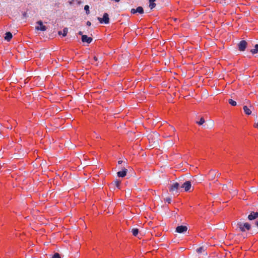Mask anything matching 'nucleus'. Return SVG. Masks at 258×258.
<instances>
[{"mask_svg":"<svg viewBox=\"0 0 258 258\" xmlns=\"http://www.w3.org/2000/svg\"><path fill=\"white\" fill-rule=\"evenodd\" d=\"M255 225L258 228V220L255 221Z\"/></svg>","mask_w":258,"mask_h":258,"instance_id":"473e14b6","label":"nucleus"},{"mask_svg":"<svg viewBox=\"0 0 258 258\" xmlns=\"http://www.w3.org/2000/svg\"><path fill=\"white\" fill-rule=\"evenodd\" d=\"M191 187V183L189 180H186L181 185V188H184L185 191H188Z\"/></svg>","mask_w":258,"mask_h":258,"instance_id":"20e7f679","label":"nucleus"},{"mask_svg":"<svg viewBox=\"0 0 258 258\" xmlns=\"http://www.w3.org/2000/svg\"><path fill=\"white\" fill-rule=\"evenodd\" d=\"M97 20L100 24H108L110 21L109 15L107 13H104L102 18L97 17Z\"/></svg>","mask_w":258,"mask_h":258,"instance_id":"7ed1b4c3","label":"nucleus"},{"mask_svg":"<svg viewBox=\"0 0 258 258\" xmlns=\"http://www.w3.org/2000/svg\"><path fill=\"white\" fill-rule=\"evenodd\" d=\"M237 226L242 232L249 231L251 228V224L248 222L243 223L238 222L237 224Z\"/></svg>","mask_w":258,"mask_h":258,"instance_id":"f257e3e1","label":"nucleus"},{"mask_svg":"<svg viewBox=\"0 0 258 258\" xmlns=\"http://www.w3.org/2000/svg\"><path fill=\"white\" fill-rule=\"evenodd\" d=\"M86 25L88 26H90L91 25V23L90 21H87L86 23Z\"/></svg>","mask_w":258,"mask_h":258,"instance_id":"c85d7f7f","label":"nucleus"},{"mask_svg":"<svg viewBox=\"0 0 258 258\" xmlns=\"http://www.w3.org/2000/svg\"><path fill=\"white\" fill-rule=\"evenodd\" d=\"M203 251H204V247L203 246H200L196 249V251L198 253H201Z\"/></svg>","mask_w":258,"mask_h":258,"instance_id":"4be33fe9","label":"nucleus"},{"mask_svg":"<svg viewBox=\"0 0 258 258\" xmlns=\"http://www.w3.org/2000/svg\"><path fill=\"white\" fill-rule=\"evenodd\" d=\"M93 59L95 61H97L98 60V58L95 56L94 57Z\"/></svg>","mask_w":258,"mask_h":258,"instance_id":"2f4dec72","label":"nucleus"},{"mask_svg":"<svg viewBox=\"0 0 258 258\" xmlns=\"http://www.w3.org/2000/svg\"><path fill=\"white\" fill-rule=\"evenodd\" d=\"M178 57H179V54L178 55ZM179 58H178V59H179Z\"/></svg>","mask_w":258,"mask_h":258,"instance_id":"f704fd0d","label":"nucleus"},{"mask_svg":"<svg viewBox=\"0 0 258 258\" xmlns=\"http://www.w3.org/2000/svg\"><path fill=\"white\" fill-rule=\"evenodd\" d=\"M139 229L137 228H134L131 230V232L134 236H137L139 234Z\"/></svg>","mask_w":258,"mask_h":258,"instance_id":"f3484780","label":"nucleus"},{"mask_svg":"<svg viewBox=\"0 0 258 258\" xmlns=\"http://www.w3.org/2000/svg\"><path fill=\"white\" fill-rule=\"evenodd\" d=\"M179 48H180V47H178V52L179 51Z\"/></svg>","mask_w":258,"mask_h":258,"instance_id":"72a5a7b5","label":"nucleus"},{"mask_svg":"<svg viewBox=\"0 0 258 258\" xmlns=\"http://www.w3.org/2000/svg\"><path fill=\"white\" fill-rule=\"evenodd\" d=\"M127 169L125 168H123L121 170L118 171L117 172V176L118 177L123 178L125 177L126 175L127 172Z\"/></svg>","mask_w":258,"mask_h":258,"instance_id":"6e6552de","label":"nucleus"},{"mask_svg":"<svg viewBox=\"0 0 258 258\" xmlns=\"http://www.w3.org/2000/svg\"><path fill=\"white\" fill-rule=\"evenodd\" d=\"M38 26H36L35 29L37 30L45 31L46 30V27L43 25L42 21L40 20L37 22Z\"/></svg>","mask_w":258,"mask_h":258,"instance_id":"423d86ee","label":"nucleus"},{"mask_svg":"<svg viewBox=\"0 0 258 258\" xmlns=\"http://www.w3.org/2000/svg\"><path fill=\"white\" fill-rule=\"evenodd\" d=\"M51 258H61L60 257V255L59 253H55L51 257Z\"/></svg>","mask_w":258,"mask_h":258,"instance_id":"393cba45","label":"nucleus"},{"mask_svg":"<svg viewBox=\"0 0 258 258\" xmlns=\"http://www.w3.org/2000/svg\"><path fill=\"white\" fill-rule=\"evenodd\" d=\"M184 250V248L183 247H178V251L180 250L181 251H183Z\"/></svg>","mask_w":258,"mask_h":258,"instance_id":"bb28decb","label":"nucleus"},{"mask_svg":"<svg viewBox=\"0 0 258 258\" xmlns=\"http://www.w3.org/2000/svg\"><path fill=\"white\" fill-rule=\"evenodd\" d=\"M68 32V29L67 27H66L63 29L62 31H59L58 32V34L59 35H61L63 37H66L67 35Z\"/></svg>","mask_w":258,"mask_h":258,"instance_id":"4468645a","label":"nucleus"},{"mask_svg":"<svg viewBox=\"0 0 258 258\" xmlns=\"http://www.w3.org/2000/svg\"><path fill=\"white\" fill-rule=\"evenodd\" d=\"M229 103L232 106H235L237 105V102L235 100L230 99L228 100Z\"/></svg>","mask_w":258,"mask_h":258,"instance_id":"6ab92c4d","label":"nucleus"},{"mask_svg":"<svg viewBox=\"0 0 258 258\" xmlns=\"http://www.w3.org/2000/svg\"><path fill=\"white\" fill-rule=\"evenodd\" d=\"M120 183L121 181L118 179H116L115 180H114L113 183L116 187L118 189L120 188Z\"/></svg>","mask_w":258,"mask_h":258,"instance_id":"a211bd4d","label":"nucleus"},{"mask_svg":"<svg viewBox=\"0 0 258 258\" xmlns=\"http://www.w3.org/2000/svg\"><path fill=\"white\" fill-rule=\"evenodd\" d=\"M76 1L78 3V4L80 5L81 4L79 0H71L69 1V3L70 5H72L73 4V3Z\"/></svg>","mask_w":258,"mask_h":258,"instance_id":"b1692460","label":"nucleus"},{"mask_svg":"<svg viewBox=\"0 0 258 258\" xmlns=\"http://www.w3.org/2000/svg\"><path fill=\"white\" fill-rule=\"evenodd\" d=\"M205 119L204 117H201L199 121H197L196 123L199 125H203L205 123Z\"/></svg>","mask_w":258,"mask_h":258,"instance_id":"aec40b11","label":"nucleus"},{"mask_svg":"<svg viewBox=\"0 0 258 258\" xmlns=\"http://www.w3.org/2000/svg\"><path fill=\"white\" fill-rule=\"evenodd\" d=\"M89 8H90L89 6H88V5H85V6H84V10H85V12H86V14L87 15H89V14H90V10H89Z\"/></svg>","mask_w":258,"mask_h":258,"instance_id":"412c9836","label":"nucleus"},{"mask_svg":"<svg viewBox=\"0 0 258 258\" xmlns=\"http://www.w3.org/2000/svg\"><path fill=\"white\" fill-rule=\"evenodd\" d=\"M170 191H177V182L173 183L169 187Z\"/></svg>","mask_w":258,"mask_h":258,"instance_id":"ddd939ff","label":"nucleus"},{"mask_svg":"<svg viewBox=\"0 0 258 258\" xmlns=\"http://www.w3.org/2000/svg\"><path fill=\"white\" fill-rule=\"evenodd\" d=\"M155 0H149V7L151 10L154 9L156 6Z\"/></svg>","mask_w":258,"mask_h":258,"instance_id":"dca6fc26","label":"nucleus"},{"mask_svg":"<svg viewBox=\"0 0 258 258\" xmlns=\"http://www.w3.org/2000/svg\"><path fill=\"white\" fill-rule=\"evenodd\" d=\"M12 38H13V34L11 32L8 31V32H6V33L5 34V37H4V39L5 40L9 42L12 39Z\"/></svg>","mask_w":258,"mask_h":258,"instance_id":"9b49d317","label":"nucleus"},{"mask_svg":"<svg viewBox=\"0 0 258 258\" xmlns=\"http://www.w3.org/2000/svg\"><path fill=\"white\" fill-rule=\"evenodd\" d=\"M22 15H23V17L26 18L27 17V14L26 12H24Z\"/></svg>","mask_w":258,"mask_h":258,"instance_id":"cd10ccee","label":"nucleus"},{"mask_svg":"<svg viewBox=\"0 0 258 258\" xmlns=\"http://www.w3.org/2000/svg\"><path fill=\"white\" fill-rule=\"evenodd\" d=\"M248 46V43L245 40H240L237 44L238 50L240 52L244 51Z\"/></svg>","mask_w":258,"mask_h":258,"instance_id":"f03ea898","label":"nucleus"},{"mask_svg":"<svg viewBox=\"0 0 258 258\" xmlns=\"http://www.w3.org/2000/svg\"><path fill=\"white\" fill-rule=\"evenodd\" d=\"M164 201L168 204H170L172 202V199L171 197H167L165 199H164Z\"/></svg>","mask_w":258,"mask_h":258,"instance_id":"5701e85b","label":"nucleus"},{"mask_svg":"<svg viewBox=\"0 0 258 258\" xmlns=\"http://www.w3.org/2000/svg\"><path fill=\"white\" fill-rule=\"evenodd\" d=\"M250 52L254 55V54L258 53V44H255L253 46V48L250 50Z\"/></svg>","mask_w":258,"mask_h":258,"instance_id":"f8f14e48","label":"nucleus"},{"mask_svg":"<svg viewBox=\"0 0 258 258\" xmlns=\"http://www.w3.org/2000/svg\"><path fill=\"white\" fill-rule=\"evenodd\" d=\"M81 40L83 43H87V44L91 43L93 41V38L91 37H89L87 35L83 36L81 38Z\"/></svg>","mask_w":258,"mask_h":258,"instance_id":"1a4fd4ad","label":"nucleus"},{"mask_svg":"<svg viewBox=\"0 0 258 258\" xmlns=\"http://www.w3.org/2000/svg\"><path fill=\"white\" fill-rule=\"evenodd\" d=\"M188 227L187 225H178V233H184L187 231Z\"/></svg>","mask_w":258,"mask_h":258,"instance_id":"9d476101","label":"nucleus"},{"mask_svg":"<svg viewBox=\"0 0 258 258\" xmlns=\"http://www.w3.org/2000/svg\"><path fill=\"white\" fill-rule=\"evenodd\" d=\"M78 35H81L82 36V37H83V36L85 35L84 34H83V32H82V31H79L78 33Z\"/></svg>","mask_w":258,"mask_h":258,"instance_id":"a878e982","label":"nucleus"},{"mask_svg":"<svg viewBox=\"0 0 258 258\" xmlns=\"http://www.w3.org/2000/svg\"><path fill=\"white\" fill-rule=\"evenodd\" d=\"M258 218V212L250 211L247 216L249 221H253Z\"/></svg>","mask_w":258,"mask_h":258,"instance_id":"39448f33","label":"nucleus"},{"mask_svg":"<svg viewBox=\"0 0 258 258\" xmlns=\"http://www.w3.org/2000/svg\"><path fill=\"white\" fill-rule=\"evenodd\" d=\"M243 109L244 112L246 115H250L251 114V111L250 110V109H249V108L247 106L244 105L243 107Z\"/></svg>","mask_w":258,"mask_h":258,"instance_id":"2eb2a0df","label":"nucleus"},{"mask_svg":"<svg viewBox=\"0 0 258 258\" xmlns=\"http://www.w3.org/2000/svg\"><path fill=\"white\" fill-rule=\"evenodd\" d=\"M178 230H177V226L174 227V232L175 233H177Z\"/></svg>","mask_w":258,"mask_h":258,"instance_id":"c756f323","label":"nucleus"},{"mask_svg":"<svg viewBox=\"0 0 258 258\" xmlns=\"http://www.w3.org/2000/svg\"><path fill=\"white\" fill-rule=\"evenodd\" d=\"M131 13L132 14H135L136 13H139L140 14H143L144 13V9L142 7L139 6L136 9H132L131 10Z\"/></svg>","mask_w":258,"mask_h":258,"instance_id":"0eeeda50","label":"nucleus"},{"mask_svg":"<svg viewBox=\"0 0 258 258\" xmlns=\"http://www.w3.org/2000/svg\"><path fill=\"white\" fill-rule=\"evenodd\" d=\"M123 161L122 160H118V164L120 165L122 163Z\"/></svg>","mask_w":258,"mask_h":258,"instance_id":"7c9ffc66","label":"nucleus"}]
</instances>
